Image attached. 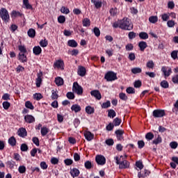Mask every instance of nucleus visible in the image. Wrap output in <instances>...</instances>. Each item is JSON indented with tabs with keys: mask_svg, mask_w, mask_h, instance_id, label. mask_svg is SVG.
<instances>
[{
	"mask_svg": "<svg viewBox=\"0 0 178 178\" xmlns=\"http://www.w3.org/2000/svg\"><path fill=\"white\" fill-rule=\"evenodd\" d=\"M20 149L22 152H26L29 151V146H27V145H26V143H23L21 145Z\"/></svg>",
	"mask_w": 178,
	"mask_h": 178,
	"instance_id": "nucleus-48",
	"label": "nucleus"
},
{
	"mask_svg": "<svg viewBox=\"0 0 178 178\" xmlns=\"http://www.w3.org/2000/svg\"><path fill=\"white\" fill-rule=\"evenodd\" d=\"M119 97L122 101H127V95H126L124 92L120 93Z\"/></svg>",
	"mask_w": 178,
	"mask_h": 178,
	"instance_id": "nucleus-64",
	"label": "nucleus"
},
{
	"mask_svg": "<svg viewBox=\"0 0 178 178\" xmlns=\"http://www.w3.org/2000/svg\"><path fill=\"white\" fill-rule=\"evenodd\" d=\"M24 121L26 123H34V122H35V118L31 115H26L24 116Z\"/></svg>",
	"mask_w": 178,
	"mask_h": 178,
	"instance_id": "nucleus-12",
	"label": "nucleus"
},
{
	"mask_svg": "<svg viewBox=\"0 0 178 178\" xmlns=\"http://www.w3.org/2000/svg\"><path fill=\"white\" fill-rule=\"evenodd\" d=\"M40 45L42 48H45V47L48 46V40H47V39L40 40Z\"/></svg>",
	"mask_w": 178,
	"mask_h": 178,
	"instance_id": "nucleus-45",
	"label": "nucleus"
},
{
	"mask_svg": "<svg viewBox=\"0 0 178 178\" xmlns=\"http://www.w3.org/2000/svg\"><path fill=\"white\" fill-rule=\"evenodd\" d=\"M8 144L11 145V147H15V145H16V138H15V136H11L8 139Z\"/></svg>",
	"mask_w": 178,
	"mask_h": 178,
	"instance_id": "nucleus-29",
	"label": "nucleus"
},
{
	"mask_svg": "<svg viewBox=\"0 0 178 178\" xmlns=\"http://www.w3.org/2000/svg\"><path fill=\"white\" fill-rule=\"evenodd\" d=\"M104 79L107 81H115V80H118V76L114 72L109 71L105 74Z\"/></svg>",
	"mask_w": 178,
	"mask_h": 178,
	"instance_id": "nucleus-3",
	"label": "nucleus"
},
{
	"mask_svg": "<svg viewBox=\"0 0 178 178\" xmlns=\"http://www.w3.org/2000/svg\"><path fill=\"white\" fill-rule=\"evenodd\" d=\"M40 133L42 137H45V136L49 133V129H48L47 127H43L41 128Z\"/></svg>",
	"mask_w": 178,
	"mask_h": 178,
	"instance_id": "nucleus-27",
	"label": "nucleus"
},
{
	"mask_svg": "<svg viewBox=\"0 0 178 178\" xmlns=\"http://www.w3.org/2000/svg\"><path fill=\"white\" fill-rule=\"evenodd\" d=\"M94 108H92L91 106H88L86 107V112L88 113V115H92L95 112Z\"/></svg>",
	"mask_w": 178,
	"mask_h": 178,
	"instance_id": "nucleus-30",
	"label": "nucleus"
},
{
	"mask_svg": "<svg viewBox=\"0 0 178 178\" xmlns=\"http://www.w3.org/2000/svg\"><path fill=\"white\" fill-rule=\"evenodd\" d=\"M0 17L4 23H9V22L10 21V16L9 15V12L5 8H1L0 9Z\"/></svg>",
	"mask_w": 178,
	"mask_h": 178,
	"instance_id": "nucleus-2",
	"label": "nucleus"
},
{
	"mask_svg": "<svg viewBox=\"0 0 178 178\" xmlns=\"http://www.w3.org/2000/svg\"><path fill=\"white\" fill-rule=\"evenodd\" d=\"M115 134L116 135L117 139L120 141L123 140V134H124V131L122 129H118L115 131Z\"/></svg>",
	"mask_w": 178,
	"mask_h": 178,
	"instance_id": "nucleus-13",
	"label": "nucleus"
},
{
	"mask_svg": "<svg viewBox=\"0 0 178 178\" xmlns=\"http://www.w3.org/2000/svg\"><path fill=\"white\" fill-rule=\"evenodd\" d=\"M118 13V8H111L110 9V14H111V16H116Z\"/></svg>",
	"mask_w": 178,
	"mask_h": 178,
	"instance_id": "nucleus-63",
	"label": "nucleus"
},
{
	"mask_svg": "<svg viewBox=\"0 0 178 178\" xmlns=\"http://www.w3.org/2000/svg\"><path fill=\"white\" fill-rule=\"evenodd\" d=\"M130 166V163L127 160H122L119 165V169H127Z\"/></svg>",
	"mask_w": 178,
	"mask_h": 178,
	"instance_id": "nucleus-11",
	"label": "nucleus"
},
{
	"mask_svg": "<svg viewBox=\"0 0 178 178\" xmlns=\"http://www.w3.org/2000/svg\"><path fill=\"white\" fill-rule=\"evenodd\" d=\"M126 92L127 94H136V89L133 87H129L127 88Z\"/></svg>",
	"mask_w": 178,
	"mask_h": 178,
	"instance_id": "nucleus-50",
	"label": "nucleus"
},
{
	"mask_svg": "<svg viewBox=\"0 0 178 178\" xmlns=\"http://www.w3.org/2000/svg\"><path fill=\"white\" fill-rule=\"evenodd\" d=\"M33 99H36V101H40V99H42V95H41L40 93L34 94Z\"/></svg>",
	"mask_w": 178,
	"mask_h": 178,
	"instance_id": "nucleus-51",
	"label": "nucleus"
},
{
	"mask_svg": "<svg viewBox=\"0 0 178 178\" xmlns=\"http://www.w3.org/2000/svg\"><path fill=\"white\" fill-rule=\"evenodd\" d=\"M114 159H115V163L117 165H120V163H122V161L123 160H124L123 156H120V157L119 156H115L114 157Z\"/></svg>",
	"mask_w": 178,
	"mask_h": 178,
	"instance_id": "nucleus-36",
	"label": "nucleus"
},
{
	"mask_svg": "<svg viewBox=\"0 0 178 178\" xmlns=\"http://www.w3.org/2000/svg\"><path fill=\"white\" fill-rule=\"evenodd\" d=\"M55 83H56V86H63V79H62L60 77H57L55 79Z\"/></svg>",
	"mask_w": 178,
	"mask_h": 178,
	"instance_id": "nucleus-35",
	"label": "nucleus"
},
{
	"mask_svg": "<svg viewBox=\"0 0 178 178\" xmlns=\"http://www.w3.org/2000/svg\"><path fill=\"white\" fill-rule=\"evenodd\" d=\"M128 37L129 38V40H134V38H136V37H137V33H136L135 32H129L128 34Z\"/></svg>",
	"mask_w": 178,
	"mask_h": 178,
	"instance_id": "nucleus-57",
	"label": "nucleus"
},
{
	"mask_svg": "<svg viewBox=\"0 0 178 178\" xmlns=\"http://www.w3.org/2000/svg\"><path fill=\"white\" fill-rule=\"evenodd\" d=\"M70 173L72 177H78L79 175H80V170L77 168H72L70 169Z\"/></svg>",
	"mask_w": 178,
	"mask_h": 178,
	"instance_id": "nucleus-16",
	"label": "nucleus"
},
{
	"mask_svg": "<svg viewBox=\"0 0 178 178\" xmlns=\"http://www.w3.org/2000/svg\"><path fill=\"white\" fill-rule=\"evenodd\" d=\"M136 168H138V169H140L141 170V169L144 168V165H143V162L141 161H136Z\"/></svg>",
	"mask_w": 178,
	"mask_h": 178,
	"instance_id": "nucleus-62",
	"label": "nucleus"
},
{
	"mask_svg": "<svg viewBox=\"0 0 178 178\" xmlns=\"http://www.w3.org/2000/svg\"><path fill=\"white\" fill-rule=\"evenodd\" d=\"M25 106L27 108V109H31V111H33L34 109V106L33 105V103L30 101H26L25 102Z\"/></svg>",
	"mask_w": 178,
	"mask_h": 178,
	"instance_id": "nucleus-31",
	"label": "nucleus"
},
{
	"mask_svg": "<svg viewBox=\"0 0 178 178\" xmlns=\"http://www.w3.org/2000/svg\"><path fill=\"white\" fill-rule=\"evenodd\" d=\"M84 165L86 169H91V168H92V163L90 161H87L85 162Z\"/></svg>",
	"mask_w": 178,
	"mask_h": 178,
	"instance_id": "nucleus-52",
	"label": "nucleus"
},
{
	"mask_svg": "<svg viewBox=\"0 0 178 178\" xmlns=\"http://www.w3.org/2000/svg\"><path fill=\"white\" fill-rule=\"evenodd\" d=\"M6 165L10 169H13L15 168V165H16V162H15L13 160H10L7 161Z\"/></svg>",
	"mask_w": 178,
	"mask_h": 178,
	"instance_id": "nucleus-26",
	"label": "nucleus"
},
{
	"mask_svg": "<svg viewBox=\"0 0 178 178\" xmlns=\"http://www.w3.org/2000/svg\"><path fill=\"white\" fill-rule=\"evenodd\" d=\"M126 51H133L134 49V46H133V44L129 43L125 46Z\"/></svg>",
	"mask_w": 178,
	"mask_h": 178,
	"instance_id": "nucleus-56",
	"label": "nucleus"
},
{
	"mask_svg": "<svg viewBox=\"0 0 178 178\" xmlns=\"http://www.w3.org/2000/svg\"><path fill=\"white\" fill-rule=\"evenodd\" d=\"M113 123L114 126H115V127L120 126V123H122V119H120L119 118H115L113 120Z\"/></svg>",
	"mask_w": 178,
	"mask_h": 178,
	"instance_id": "nucleus-38",
	"label": "nucleus"
},
{
	"mask_svg": "<svg viewBox=\"0 0 178 178\" xmlns=\"http://www.w3.org/2000/svg\"><path fill=\"white\" fill-rule=\"evenodd\" d=\"M58 22L60 24H63V23H65L66 22V17H65V16H63V15H60L58 17Z\"/></svg>",
	"mask_w": 178,
	"mask_h": 178,
	"instance_id": "nucleus-46",
	"label": "nucleus"
},
{
	"mask_svg": "<svg viewBox=\"0 0 178 178\" xmlns=\"http://www.w3.org/2000/svg\"><path fill=\"white\" fill-rule=\"evenodd\" d=\"M106 145H108L109 147L115 144V141L112 138H109L106 140L105 141Z\"/></svg>",
	"mask_w": 178,
	"mask_h": 178,
	"instance_id": "nucleus-55",
	"label": "nucleus"
},
{
	"mask_svg": "<svg viewBox=\"0 0 178 178\" xmlns=\"http://www.w3.org/2000/svg\"><path fill=\"white\" fill-rule=\"evenodd\" d=\"M160 86L163 88H169V83L167 81H165V80L162 81L160 83Z\"/></svg>",
	"mask_w": 178,
	"mask_h": 178,
	"instance_id": "nucleus-43",
	"label": "nucleus"
},
{
	"mask_svg": "<svg viewBox=\"0 0 178 178\" xmlns=\"http://www.w3.org/2000/svg\"><path fill=\"white\" fill-rule=\"evenodd\" d=\"M2 105L3 109H5L6 111H8V109L10 108V103H9L8 102H3Z\"/></svg>",
	"mask_w": 178,
	"mask_h": 178,
	"instance_id": "nucleus-53",
	"label": "nucleus"
},
{
	"mask_svg": "<svg viewBox=\"0 0 178 178\" xmlns=\"http://www.w3.org/2000/svg\"><path fill=\"white\" fill-rule=\"evenodd\" d=\"M134 86L135 88H140V87H141V86H143V83L141 82V81L138 80L134 82Z\"/></svg>",
	"mask_w": 178,
	"mask_h": 178,
	"instance_id": "nucleus-58",
	"label": "nucleus"
},
{
	"mask_svg": "<svg viewBox=\"0 0 178 178\" xmlns=\"http://www.w3.org/2000/svg\"><path fill=\"white\" fill-rule=\"evenodd\" d=\"M139 37L141 40H148V33L145 32H140L139 33Z\"/></svg>",
	"mask_w": 178,
	"mask_h": 178,
	"instance_id": "nucleus-37",
	"label": "nucleus"
},
{
	"mask_svg": "<svg viewBox=\"0 0 178 178\" xmlns=\"http://www.w3.org/2000/svg\"><path fill=\"white\" fill-rule=\"evenodd\" d=\"M60 12L61 13H64V15H69V13H70V10H69V8L63 6L60 9Z\"/></svg>",
	"mask_w": 178,
	"mask_h": 178,
	"instance_id": "nucleus-47",
	"label": "nucleus"
},
{
	"mask_svg": "<svg viewBox=\"0 0 178 178\" xmlns=\"http://www.w3.org/2000/svg\"><path fill=\"white\" fill-rule=\"evenodd\" d=\"M25 53H19L18 60L22 62V63H26L27 62V56H25Z\"/></svg>",
	"mask_w": 178,
	"mask_h": 178,
	"instance_id": "nucleus-17",
	"label": "nucleus"
},
{
	"mask_svg": "<svg viewBox=\"0 0 178 178\" xmlns=\"http://www.w3.org/2000/svg\"><path fill=\"white\" fill-rule=\"evenodd\" d=\"M18 49L19 51V54H26L27 49H26V46L24 45H19Z\"/></svg>",
	"mask_w": 178,
	"mask_h": 178,
	"instance_id": "nucleus-32",
	"label": "nucleus"
},
{
	"mask_svg": "<svg viewBox=\"0 0 178 178\" xmlns=\"http://www.w3.org/2000/svg\"><path fill=\"white\" fill-rule=\"evenodd\" d=\"M71 110L73 112H75V113H77L80 112V111H81V106H80V105H79V104H73L71 106Z\"/></svg>",
	"mask_w": 178,
	"mask_h": 178,
	"instance_id": "nucleus-21",
	"label": "nucleus"
},
{
	"mask_svg": "<svg viewBox=\"0 0 178 178\" xmlns=\"http://www.w3.org/2000/svg\"><path fill=\"white\" fill-rule=\"evenodd\" d=\"M66 97L67 98H68V99H74V93L72 92H67Z\"/></svg>",
	"mask_w": 178,
	"mask_h": 178,
	"instance_id": "nucleus-61",
	"label": "nucleus"
},
{
	"mask_svg": "<svg viewBox=\"0 0 178 178\" xmlns=\"http://www.w3.org/2000/svg\"><path fill=\"white\" fill-rule=\"evenodd\" d=\"M138 47L140 48V50L142 52H144V51H145V48L148 47V44L145 41H141L138 43Z\"/></svg>",
	"mask_w": 178,
	"mask_h": 178,
	"instance_id": "nucleus-19",
	"label": "nucleus"
},
{
	"mask_svg": "<svg viewBox=\"0 0 178 178\" xmlns=\"http://www.w3.org/2000/svg\"><path fill=\"white\" fill-rule=\"evenodd\" d=\"M91 2L96 9H101V8H102V1L99 0H91Z\"/></svg>",
	"mask_w": 178,
	"mask_h": 178,
	"instance_id": "nucleus-15",
	"label": "nucleus"
},
{
	"mask_svg": "<svg viewBox=\"0 0 178 178\" xmlns=\"http://www.w3.org/2000/svg\"><path fill=\"white\" fill-rule=\"evenodd\" d=\"M146 66L149 69H154V67H155V63H154V61L152 60H150L147 63Z\"/></svg>",
	"mask_w": 178,
	"mask_h": 178,
	"instance_id": "nucleus-40",
	"label": "nucleus"
},
{
	"mask_svg": "<svg viewBox=\"0 0 178 178\" xmlns=\"http://www.w3.org/2000/svg\"><path fill=\"white\" fill-rule=\"evenodd\" d=\"M65 63L63 60H58L54 63V67H58V69H61V70H63L65 69Z\"/></svg>",
	"mask_w": 178,
	"mask_h": 178,
	"instance_id": "nucleus-9",
	"label": "nucleus"
},
{
	"mask_svg": "<svg viewBox=\"0 0 178 178\" xmlns=\"http://www.w3.org/2000/svg\"><path fill=\"white\" fill-rule=\"evenodd\" d=\"M165 115V110H154L153 111L154 118H163Z\"/></svg>",
	"mask_w": 178,
	"mask_h": 178,
	"instance_id": "nucleus-7",
	"label": "nucleus"
},
{
	"mask_svg": "<svg viewBox=\"0 0 178 178\" xmlns=\"http://www.w3.org/2000/svg\"><path fill=\"white\" fill-rule=\"evenodd\" d=\"M116 116V112L113 109H110L108 111V117L113 119Z\"/></svg>",
	"mask_w": 178,
	"mask_h": 178,
	"instance_id": "nucleus-33",
	"label": "nucleus"
},
{
	"mask_svg": "<svg viewBox=\"0 0 178 178\" xmlns=\"http://www.w3.org/2000/svg\"><path fill=\"white\" fill-rule=\"evenodd\" d=\"M120 29L122 30H133V24L128 18H124L121 19Z\"/></svg>",
	"mask_w": 178,
	"mask_h": 178,
	"instance_id": "nucleus-1",
	"label": "nucleus"
},
{
	"mask_svg": "<svg viewBox=\"0 0 178 178\" xmlns=\"http://www.w3.org/2000/svg\"><path fill=\"white\" fill-rule=\"evenodd\" d=\"M82 24L83 27H89L90 24H91V21L88 18H84L82 21Z\"/></svg>",
	"mask_w": 178,
	"mask_h": 178,
	"instance_id": "nucleus-28",
	"label": "nucleus"
},
{
	"mask_svg": "<svg viewBox=\"0 0 178 178\" xmlns=\"http://www.w3.org/2000/svg\"><path fill=\"white\" fill-rule=\"evenodd\" d=\"M23 5L24 6V8H25V9H30L31 10H33V6L30 4L29 0H23Z\"/></svg>",
	"mask_w": 178,
	"mask_h": 178,
	"instance_id": "nucleus-24",
	"label": "nucleus"
},
{
	"mask_svg": "<svg viewBox=\"0 0 178 178\" xmlns=\"http://www.w3.org/2000/svg\"><path fill=\"white\" fill-rule=\"evenodd\" d=\"M153 144H155V145H158V144H161L162 143V137H161L160 135L157 136V138L153 140Z\"/></svg>",
	"mask_w": 178,
	"mask_h": 178,
	"instance_id": "nucleus-34",
	"label": "nucleus"
},
{
	"mask_svg": "<svg viewBox=\"0 0 178 178\" xmlns=\"http://www.w3.org/2000/svg\"><path fill=\"white\" fill-rule=\"evenodd\" d=\"M77 73L81 77H84L86 76V67L83 66L79 67Z\"/></svg>",
	"mask_w": 178,
	"mask_h": 178,
	"instance_id": "nucleus-18",
	"label": "nucleus"
},
{
	"mask_svg": "<svg viewBox=\"0 0 178 178\" xmlns=\"http://www.w3.org/2000/svg\"><path fill=\"white\" fill-rule=\"evenodd\" d=\"M145 138L147 141H151V140H153L154 138V134H152V132L146 134Z\"/></svg>",
	"mask_w": 178,
	"mask_h": 178,
	"instance_id": "nucleus-41",
	"label": "nucleus"
},
{
	"mask_svg": "<svg viewBox=\"0 0 178 178\" xmlns=\"http://www.w3.org/2000/svg\"><path fill=\"white\" fill-rule=\"evenodd\" d=\"M141 72H143V70L140 67H134L131 69V73L134 74L141 73Z\"/></svg>",
	"mask_w": 178,
	"mask_h": 178,
	"instance_id": "nucleus-39",
	"label": "nucleus"
},
{
	"mask_svg": "<svg viewBox=\"0 0 178 178\" xmlns=\"http://www.w3.org/2000/svg\"><path fill=\"white\" fill-rule=\"evenodd\" d=\"M95 161L97 165H100L101 166H104L105 163H106V159L103 155H97L95 157Z\"/></svg>",
	"mask_w": 178,
	"mask_h": 178,
	"instance_id": "nucleus-5",
	"label": "nucleus"
},
{
	"mask_svg": "<svg viewBox=\"0 0 178 178\" xmlns=\"http://www.w3.org/2000/svg\"><path fill=\"white\" fill-rule=\"evenodd\" d=\"M109 106H111V102L110 101H107L106 102H104L102 104V108L103 109H106V108H109Z\"/></svg>",
	"mask_w": 178,
	"mask_h": 178,
	"instance_id": "nucleus-60",
	"label": "nucleus"
},
{
	"mask_svg": "<svg viewBox=\"0 0 178 178\" xmlns=\"http://www.w3.org/2000/svg\"><path fill=\"white\" fill-rule=\"evenodd\" d=\"M161 72L163 73L165 77H169L172 74V68L170 67L163 66Z\"/></svg>",
	"mask_w": 178,
	"mask_h": 178,
	"instance_id": "nucleus-6",
	"label": "nucleus"
},
{
	"mask_svg": "<svg viewBox=\"0 0 178 178\" xmlns=\"http://www.w3.org/2000/svg\"><path fill=\"white\" fill-rule=\"evenodd\" d=\"M72 90L74 91V92H76L77 95H83V87L79 85V83L77 82H74L73 86H72Z\"/></svg>",
	"mask_w": 178,
	"mask_h": 178,
	"instance_id": "nucleus-4",
	"label": "nucleus"
},
{
	"mask_svg": "<svg viewBox=\"0 0 178 178\" xmlns=\"http://www.w3.org/2000/svg\"><path fill=\"white\" fill-rule=\"evenodd\" d=\"M169 17H170L169 13L161 15V19L163 22H168V19H169Z\"/></svg>",
	"mask_w": 178,
	"mask_h": 178,
	"instance_id": "nucleus-54",
	"label": "nucleus"
},
{
	"mask_svg": "<svg viewBox=\"0 0 178 178\" xmlns=\"http://www.w3.org/2000/svg\"><path fill=\"white\" fill-rule=\"evenodd\" d=\"M19 16V17H21V16H22V13H20V12L16 11V10L12 11L11 17H17Z\"/></svg>",
	"mask_w": 178,
	"mask_h": 178,
	"instance_id": "nucleus-42",
	"label": "nucleus"
},
{
	"mask_svg": "<svg viewBox=\"0 0 178 178\" xmlns=\"http://www.w3.org/2000/svg\"><path fill=\"white\" fill-rule=\"evenodd\" d=\"M17 134L19 137H27V131L25 128H19L17 131Z\"/></svg>",
	"mask_w": 178,
	"mask_h": 178,
	"instance_id": "nucleus-14",
	"label": "nucleus"
},
{
	"mask_svg": "<svg viewBox=\"0 0 178 178\" xmlns=\"http://www.w3.org/2000/svg\"><path fill=\"white\" fill-rule=\"evenodd\" d=\"M41 83H42V72H39L37 74V79L35 80L36 87H41Z\"/></svg>",
	"mask_w": 178,
	"mask_h": 178,
	"instance_id": "nucleus-8",
	"label": "nucleus"
},
{
	"mask_svg": "<svg viewBox=\"0 0 178 178\" xmlns=\"http://www.w3.org/2000/svg\"><path fill=\"white\" fill-rule=\"evenodd\" d=\"M93 33L96 37H99V35H101V31H99L98 27H95L93 29Z\"/></svg>",
	"mask_w": 178,
	"mask_h": 178,
	"instance_id": "nucleus-49",
	"label": "nucleus"
},
{
	"mask_svg": "<svg viewBox=\"0 0 178 178\" xmlns=\"http://www.w3.org/2000/svg\"><path fill=\"white\" fill-rule=\"evenodd\" d=\"M27 34L30 38H34L35 37V29H29Z\"/></svg>",
	"mask_w": 178,
	"mask_h": 178,
	"instance_id": "nucleus-25",
	"label": "nucleus"
},
{
	"mask_svg": "<svg viewBox=\"0 0 178 178\" xmlns=\"http://www.w3.org/2000/svg\"><path fill=\"white\" fill-rule=\"evenodd\" d=\"M18 172H19V173H21V174L26 173V166L20 165L18 168Z\"/></svg>",
	"mask_w": 178,
	"mask_h": 178,
	"instance_id": "nucleus-59",
	"label": "nucleus"
},
{
	"mask_svg": "<svg viewBox=\"0 0 178 178\" xmlns=\"http://www.w3.org/2000/svg\"><path fill=\"white\" fill-rule=\"evenodd\" d=\"M33 52L34 55L38 56L42 52V49L40 46H35L33 49Z\"/></svg>",
	"mask_w": 178,
	"mask_h": 178,
	"instance_id": "nucleus-20",
	"label": "nucleus"
},
{
	"mask_svg": "<svg viewBox=\"0 0 178 178\" xmlns=\"http://www.w3.org/2000/svg\"><path fill=\"white\" fill-rule=\"evenodd\" d=\"M90 95H92V97H94L95 98H96V99H98L99 101V99H101V98H102V95H101V92L98 90H92L90 92Z\"/></svg>",
	"mask_w": 178,
	"mask_h": 178,
	"instance_id": "nucleus-10",
	"label": "nucleus"
},
{
	"mask_svg": "<svg viewBox=\"0 0 178 178\" xmlns=\"http://www.w3.org/2000/svg\"><path fill=\"white\" fill-rule=\"evenodd\" d=\"M85 138L87 141H91L94 139V134H92L90 131H87L85 134Z\"/></svg>",
	"mask_w": 178,
	"mask_h": 178,
	"instance_id": "nucleus-22",
	"label": "nucleus"
},
{
	"mask_svg": "<svg viewBox=\"0 0 178 178\" xmlns=\"http://www.w3.org/2000/svg\"><path fill=\"white\" fill-rule=\"evenodd\" d=\"M149 22L152 23L153 24L158 22V17L157 16H151L149 17Z\"/></svg>",
	"mask_w": 178,
	"mask_h": 178,
	"instance_id": "nucleus-44",
	"label": "nucleus"
},
{
	"mask_svg": "<svg viewBox=\"0 0 178 178\" xmlns=\"http://www.w3.org/2000/svg\"><path fill=\"white\" fill-rule=\"evenodd\" d=\"M67 45L68 47H71V48H76L79 44L74 40H70L67 41Z\"/></svg>",
	"mask_w": 178,
	"mask_h": 178,
	"instance_id": "nucleus-23",
	"label": "nucleus"
}]
</instances>
